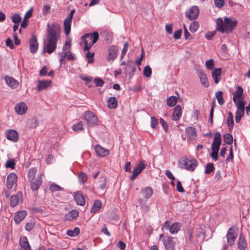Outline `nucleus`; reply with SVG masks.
<instances>
[{
    "mask_svg": "<svg viewBox=\"0 0 250 250\" xmlns=\"http://www.w3.org/2000/svg\"><path fill=\"white\" fill-rule=\"evenodd\" d=\"M60 28L58 25L47 24L46 39L44 42V52L50 54L55 51L57 42L60 38Z\"/></svg>",
    "mask_w": 250,
    "mask_h": 250,
    "instance_id": "obj_1",
    "label": "nucleus"
},
{
    "mask_svg": "<svg viewBox=\"0 0 250 250\" xmlns=\"http://www.w3.org/2000/svg\"><path fill=\"white\" fill-rule=\"evenodd\" d=\"M237 21L231 20L230 18H225L224 21L221 18L216 20V29L221 33L230 32L236 26Z\"/></svg>",
    "mask_w": 250,
    "mask_h": 250,
    "instance_id": "obj_2",
    "label": "nucleus"
},
{
    "mask_svg": "<svg viewBox=\"0 0 250 250\" xmlns=\"http://www.w3.org/2000/svg\"><path fill=\"white\" fill-rule=\"evenodd\" d=\"M99 38V33L97 32H94L92 34H85L82 36L81 39L84 43L83 50L85 51L88 50L97 42Z\"/></svg>",
    "mask_w": 250,
    "mask_h": 250,
    "instance_id": "obj_3",
    "label": "nucleus"
},
{
    "mask_svg": "<svg viewBox=\"0 0 250 250\" xmlns=\"http://www.w3.org/2000/svg\"><path fill=\"white\" fill-rule=\"evenodd\" d=\"M179 163L183 168L190 171H193L198 166V162L196 159H189L186 157H182Z\"/></svg>",
    "mask_w": 250,
    "mask_h": 250,
    "instance_id": "obj_4",
    "label": "nucleus"
},
{
    "mask_svg": "<svg viewBox=\"0 0 250 250\" xmlns=\"http://www.w3.org/2000/svg\"><path fill=\"white\" fill-rule=\"evenodd\" d=\"M234 103L235 106L236 107L235 120L236 123H239L245 114V101H238Z\"/></svg>",
    "mask_w": 250,
    "mask_h": 250,
    "instance_id": "obj_5",
    "label": "nucleus"
},
{
    "mask_svg": "<svg viewBox=\"0 0 250 250\" xmlns=\"http://www.w3.org/2000/svg\"><path fill=\"white\" fill-rule=\"evenodd\" d=\"M84 117L86 122L91 126L96 125L98 123V117L94 113L90 111L84 113Z\"/></svg>",
    "mask_w": 250,
    "mask_h": 250,
    "instance_id": "obj_6",
    "label": "nucleus"
},
{
    "mask_svg": "<svg viewBox=\"0 0 250 250\" xmlns=\"http://www.w3.org/2000/svg\"><path fill=\"white\" fill-rule=\"evenodd\" d=\"M23 200V194L21 192H18L16 195H13L10 197V205L12 208L22 203Z\"/></svg>",
    "mask_w": 250,
    "mask_h": 250,
    "instance_id": "obj_7",
    "label": "nucleus"
},
{
    "mask_svg": "<svg viewBox=\"0 0 250 250\" xmlns=\"http://www.w3.org/2000/svg\"><path fill=\"white\" fill-rule=\"evenodd\" d=\"M144 162V161H141L138 165L133 168L132 174L130 178V180L133 181L136 179L137 176L145 168L146 164Z\"/></svg>",
    "mask_w": 250,
    "mask_h": 250,
    "instance_id": "obj_8",
    "label": "nucleus"
},
{
    "mask_svg": "<svg viewBox=\"0 0 250 250\" xmlns=\"http://www.w3.org/2000/svg\"><path fill=\"white\" fill-rule=\"evenodd\" d=\"M162 241L166 250H175V242L172 237L166 236Z\"/></svg>",
    "mask_w": 250,
    "mask_h": 250,
    "instance_id": "obj_9",
    "label": "nucleus"
},
{
    "mask_svg": "<svg viewBox=\"0 0 250 250\" xmlns=\"http://www.w3.org/2000/svg\"><path fill=\"white\" fill-rule=\"evenodd\" d=\"M199 14V8L197 6H192L189 10L186 12V16L190 20L196 19Z\"/></svg>",
    "mask_w": 250,
    "mask_h": 250,
    "instance_id": "obj_10",
    "label": "nucleus"
},
{
    "mask_svg": "<svg viewBox=\"0 0 250 250\" xmlns=\"http://www.w3.org/2000/svg\"><path fill=\"white\" fill-rule=\"evenodd\" d=\"M226 237L228 245L230 246L233 245L237 237V234L234 227H230L228 229Z\"/></svg>",
    "mask_w": 250,
    "mask_h": 250,
    "instance_id": "obj_11",
    "label": "nucleus"
},
{
    "mask_svg": "<svg viewBox=\"0 0 250 250\" xmlns=\"http://www.w3.org/2000/svg\"><path fill=\"white\" fill-rule=\"evenodd\" d=\"M197 75L200 78L201 83L202 85L207 88L209 86L208 79L206 74L201 69L198 68L196 69Z\"/></svg>",
    "mask_w": 250,
    "mask_h": 250,
    "instance_id": "obj_12",
    "label": "nucleus"
},
{
    "mask_svg": "<svg viewBox=\"0 0 250 250\" xmlns=\"http://www.w3.org/2000/svg\"><path fill=\"white\" fill-rule=\"evenodd\" d=\"M221 144V134L219 132H216L214 134L213 141L211 145L212 150H219Z\"/></svg>",
    "mask_w": 250,
    "mask_h": 250,
    "instance_id": "obj_13",
    "label": "nucleus"
},
{
    "mask_svg": "<svg viewBox=\"0 0 250 250\" xmlns=\"http://www.w3.org/2000/svg\"><path fill=\"white\" fill-rule=\"evenodd\" d=\"M73 15L69 14L68 16L64 19L63 26L64 28V33L66 35L69 34L71 31V24Z\"/></svg>",
    "mask_w": 250,
    "mask_h": 250,
    "instance_id": "obj_14",
    "label": "nucleus"
},
{
    "mask_svg": "<svg viewBox=\"0 0 250 250\" xmlns=\"http://www.w3.org/2000/svg\"><path fill=\"white\" fill-rule=\"evenodd\" d=\"M17 176L13 172L10 173L7 177V185L8 188L17 187Z\"/></svg>",
    "mask_w": 250,
    "mask_h": 250,
    "instance_id": "obj_15",
    "label": "nucleus"
},
{
    "mask_svg": "<svg viewBox=\"0 0 250 250\" xmlns=\"http://www.w3.org/2000/svg\"><path fill=\"white\" fill-rule=\"evenodd\" d=\"M27 214V211L24 210L16 212L14 218L15 223L17 225L19 224L25 218Z\"/></svg>",
    "mask_w": 250,
    "mask_h": 250,
    "instance_id": "obj_16",
    "label": "nucleus"
},
{
    "mask_svg": "<svg viewBox=\"0 0 250 250\" xmlns=\"http://www.w3.org/2000/svg\"><path fill=\"white\" fill-rule=\"evenodd\" d=\"M30 51L32 54L36 53L38 49L39 44L35 36H33L30 40Z\"/></svg>",
    "mask_w": 250,
    "mask_h": 250,
    "instance_id": "obj_17",
    "label": "nucleus"
},
{
    "mask_svg": "<svg viewBox=\"0 0 250 250\" xmlns=\"http://www.w3.org/2000/svg\"><path fill=\"white\" fill-rule=\"evenodd\" d=\"M15 110L18 114L23 115L27 112V106L24 103L21 102L16 105Z\"/></svg>",
    "mask_w": 250,
    "mask_h": 250,
    "instance_id": "obj_18",
    "label": "nucleus"
},
{
    "mask_svg": "<svg viewBox=\"0 0 250 250\" xmlns=\"http://www.w3.org/2000/svg\"><path fill=\"white\" fill-rule=\"evenodd\" d=\"M6 137L9 140L16 142L19 139L18 132L13 129H8L6 132Z\"/></svg>",
    "mask_w": 250,
    "mask_h": 250,
    "instance_id": "obj_19",
    "label": "nucleus"
},
{
    "mask_svg": "<svg viewBox=\"0 0 250 250\" xmlns=\"http://www.w3.org/2000/svg\"><path fill=\"white\" fill-rule=\"evenodd\" d=\"M117 52L118 48L116 46H110L108 49V54L107 56V61H113L117 57Z\"/></svg>",
    "mask_w": 250,
    "mask_h": 250,
    "instance_id": "obj_20",
    "label": "nucleus"
},
{
    "mask_svg": "<svg viewBox=\"0 0 250 250\" xmlns=\"http://www.w3.org/2000/svg\"><path fill=\"white\" fill-rule=\"evenodd\" d=\"M186 132L188 140H193L196 138L197 132L194 127L188 126L186 129Z\"/></svg>",
    "mask_w": 250,
    "mask_h": 250,
    "instance_id": "obj_21",
    "label": "nucleus"
},
{
    "mask_svg": "<svg viewBox=\"0 0 250 250\" xmlns=\"http://www.w3.org/2000/svg\"><path fill=\"white\" fill-rule=\"evenodd\" d=\"M74 199L78 205L83 206L85 205V198L83 195L79 192L74 193Z\"/></svg>",
    "mask_w": 250,
    "mask_h": 250,
    "instance_id": "obj_22",
    "label": "nucleus"
},
{
    "mask_svg": "<svg viewBox=\"0 0 250 250\" xmlns=\"http://www.w3.org/2000/svg\"><path fill=\"white\" fill-rule=\"evenodd\" d=\"M96 154L100 157H105L109 154V150L101 147L99 145H97L95 147Z\"/></svg>",
    "mask_w": 250,
    "mask_h": 250,
    "instance_id": "obj_23",
    "label": "nucleus"
},
{
    "mask_svg": "<svg viewBox=\"0 0 250 250\" xmlns=\"http://www.w3.org/2000/svg\"><path fill=\"white\" fill-rule=\"evenodd\" d=\"M243 93V89L241 86L237 87L236 90L233 93V101L234 103L236 102L244 101L241 99Z\"/></svg>",
    "mask_w": 250,
    "mask_h": 250,
    "instance_id": "obj_24",
    "label": "nucleus"
},
{
    "mask_svg": "<svg viewBox=\"0 0 250 250\" xmlns=\"http://www.w3.org/2000/svg\"><path fill=\"white\" fill-rule=\"evenodd\" d=\"M238 247L240 250H246L247 247V243L244 235L241 233L237 241Z\"/></svg>",
    "mask_w": 250,
    "mask_h": 250,
    "instance_id": "obj_25",
    "label": "nucleus"
},
{
    "mask_svg": "<svg viewBox=\"0 0 250 250\" xmlns=\"http://www.w3.org/2000/svg\"><path fill=\"white\" fill-rule=\"evenodd\" d=\"M51 81L50 80H42L39 81L37 84V90L40 91L44 89L51 85Z\"/></svg>",
    "mask_w": 250,
    "mask_h": 250,
    "instance_id": "obj_26",
    "label": "nucleus"
},
{
    "mask_svg": "<svg viewBox=\"0 0 250 250\" xmlns=\"http://www.w3.org/2000/svg\"><path fill=\"white\" fill-rule=\"evenodd\" d=\"M4 80L6 84L12 88H15L17 87L19 85L18 81L12 77L6 76L4 78Z\"/></svg>",
    "mask_w": 250,
    "mask_h": 250,
    "instance_id": "obj_27",
    "label": "nucleus"
},
{
    "mask_svg": "<svg viewBox=\"0 0 250 250\" xmlns=\"http://www.w3.org/2000/svg\"><path fill=\"white\" fill-rule=\"evenodd\" d=\"M20 246L25 250H32L26 236H22L20 239Z\"/></svg>",
    "mask_w": 250,
    "mask_h": 250,
    "instance_id": "obj_28",
    "label": "nucleus"
},
{
    "mask_svg": "<svg viewBox=\"0 0 250 250\" xmlns=\"http://www.w3.org/2000/svg\"><path fill=\"white\" fill-rule=\"evenodd\" d=\"M182 108L180 105H178L175 106L174 109L173 113L172 116L173 120L177 121L181 117Z\"/></svg>",
    "mask_w": 250,
    "mask_h": 250,
    "instance_id": "obj_29",
    "label": "nucleus"
},
{
    "mask_svg": "<svg viewBox=\"0 0 250 250\" xmlns=\"http://www.w3.org/2000/svg\"><path fill=\"white\" fill-rule=\"evenodd\" d=\"M102 207V202L99 200H95L91 207L90 210L91 213L93 214L95 213L101 208Z\"/></svg>",
    "mask_w": 250,
    "mask_h": 250,
    "instance_id": "obj_30",
    "label": "nucleus"
},
{
    "mask_svg": "<svg viewBox=\"0 0 250 250\" xmlns=\"http://www.w3.org/2000/svg\"><path fill=\"white\" fill-rule=\"evenodd\" d=\"M42 174L37 177L36 179L34 178L30 181L32 188H39L42 183Z\"/></svg>",
    "mask_w": 250,
    "mask_h": 250,
    "instance_id": "obj_31",
    "label": "nucleus"
},
{
    "mask_svg": "<svg viewBox=\"0 0 250 250\" xmlns=\"http://www.w3.org/2000/svg\"><path fill=\"white\" fill-rule=\"evenodd\" d=\"M108 106L110 109H115L118 106V100L115 97H110L108 99Z\"/></svg>",
    "mask_w": 250,
    "mask_h": 250,
    "instance_id": "obj_32",
    "label": "nucleus"
},
{
    "mask_svg": "<svg viewBox=\"0 0 250 250\" xmlns=\"http://www.w3.org/2000/svg\"><path fill=\"white\" fill-rule=\"evenodd\" d=\"M221 74V68H216L212 72V76L214 80V83L217 84L220 81V76Z\"/></svg>",
    "mask_w": 250,
    "mask_h": 250,
    "instance_id": "obj_33",
    "label": "nucleus"
},
{
    "mask_svg": "<svg viewBox=\"0 0 250 250\" xmlns=\"http://www.w3.org/2000/svg\"><path fill=\"white\" fill-rule=\"evenodd\" d=\"M181 227L180 223H174L170 226L169 231L171 234H176L180 230Z\"/></svg>",
    "mask_w": 250,
    "mask_h": 250,
    "instance_id": "obj_34",
    "label": "nucleus"
},
{
    "mask_svg": "<svg viewBox=\"0 0 250 250\" xmlns=\"http://www.w3.org/2000/svg\"><path fill=\"white\" fill-rule=\"evenodd\" d=\"M79 215V211L77 210L73 209L69 211L66 215V219L68 220H73L76 219Z\"/></svg>",
    "mask_w": 250,
    "mask_h": 250,
    "instance_id": "obj_35",
    "label": "nucleus"
},
{
    "mask_svg": "<svg viewBox=\"0 0 250 250\" xmlns=\"http://www.w3.org/2000/svg\"><path fill=\"white\" fill-rule=\"evenodd\" d=\"M227 124L228 125L229 129H232L234 125V121L233 114L231 112H229L228 113Z\"/></svg>",
    "mask_w": 250,
    "mask_h": 250,
    "instance_id": "obj_36",
    "label": "nucleus"
},
{
    "mask_svg": "<svg viewBox=\"0 0 250 250\" xmlns=\"http://www.w3.org/2000/svg\"><path fill=\"white\" fill-rule=\"evenodd\" d=\"M141 193L146 199L149 198L153 194L152 188H143Z\"/></svg>",
    "mask_w": 250,
    "mask_h": 250,
    "instance_id": "obj_37",
    "label": "nucleus"
},
{
    "mask_svg": "<svg viewBox=\"0 0 250 250\" xmlns=\"http://www.w3.org/2000/svg\"><path fill=\"white\" fill-rule=\"evenodd\" d=\"M80 232V229L78 227H75L73 230H67L66 231V234L69 236L75 237L79 234Z\"/></svg>",
    "mask_w": 250,
    "mask_h": 250,
    "instance_id": "obj_38",
    "label": "nucleus"
},
{
    "mask_svg": "<svg viewBox=\"0 0 250 250\" xmlns=\"http://www.w3.org/2000/svg\"><path fill=\"white\" fill-rule=\"evenodd\" d=\"M223 93L221 91H217L215 93V96L217 100L218 103L221 105H223L225 103V101L223 97Z\"/></svg>",
    "mask_w": 250,
    "mask_h": 250,
    "instance_id": "obj_39",
    "label": "nucleus"
},
{
    "mask_svg": "<svg viewBox=\"0 0 250 250\" xmlns=\"http://www.w3.org/2000/svg\"><path fill=\"white\" fill-rule=\"evenodd\" d=\"M27 124L29 127L35 128L38 125L39 123L37 119L32 118L28 120Z\"/></svg>",
    "mask_w": 250,
    "mask_h": 250,
    "instance_id": "obj_40",
    "label": "nucleus"
},
{
    "mask_svg": "<svg viewBox=\"0 0 250 250\" xmlns=\"http://www.w3.org/2000/svg\"><path fill=\"white\" fill-rule=\"evenodd\" d=\"M177 102V98L175 96H171L167 100V104L168 106L172 107L176 105Z\"/></svg>",
    "mask_w": 250,
    "mask_h": 250,
    "instance_id": "obj_41",
    "label": "nucleus"
},
{
    "mask_svg": "<svg viewBox=\"0 0 250 250\" xmlns=\"http://www.w3.org/2000/svg\"><path fill=\"white\" fill-rule=\"evenodd\" d=\"M78 177L79 182L83 184L85 183L87 180V176L83 172H80L78 175Z\"/></svg>",
    "mask_w": 250,
    "mask_h": 250,
    "instance_id": "obj_42",
    "label": "nucleus"
},
{
    "mask_svg": "<svg viewBox=\"0 0 250 250\" xmlns=\"http://www.w3.org/2000/svg\"><path fill=\"white\" fill-rule=\"evenodd\" d=\"M199 23L197 21L192 22L189 26V30L191 32H195L199 28Z\"/></svg>",
    "mask_w": 250,
    "mask_h": 250,
    "instance_id": "obj_43",
    "label": "nucleus"
},
{
    "mask_svg": "<svg viewBox=\"0 0 250 250\" xmlns=\"http://www.w3.org/2000/svg\"><path fill=\"white\" fill-rule=\"evenodd\" d=\"M224 140L226 144L231 145L233 142V137L232 135L229 133L225 134L224 136Z\"/></svg>",
    "mask_w": 250,
    "mask_h": 250,
    "instance_id": "obj_44",
    "label": "nucleus"
},
{
    "mask_svg": "<svg viewBox=\"0 0 250 250\" xmlns=\"http://www.w3.org/2000/svg\"><path fill=\"white\" fill-rule=\"evenodd\" d=\"M37 171V170L36 168L32 167L30 168L29 171H28V178L29 180H31L32 179H33L35 178V175L36 174V172Z\"/></svg>",
    "mask_w": 250,
    "mask_h": 250,
    "instance_id": "obj_45",
    "label": "nucleus"
},
{
    "mask_svg": "<svg viewBox=\"0 0 250 250\" xmlns=\"http://www.w3.org/2000/svg\"><path fill=\"white\" fill-rule=\"evenodd\" d=\"M11 19L12 21L14 23H19L21 20V17L19 14H14L11 16Z\"/></svg>",
    "mask_w": 250,
    "mask_h": 250,
    "instance_id": "obj_46",
    "label": "nucleus"
},
{
    "mask_svg": "<svg viewBox=\"0 0 250 250\" xmlns=\"http://www.w3.org/2000/svg\"><path fill=\"white\" fill-rule=\"evenodd\" d=\"M72 129L75 131H78L83 130V125L82 122H80L77 124H74L72 126Z\"/></svg>",
    "mask_w": 250,
    "mask_h": 250,
    "instance_id": "obj_47",
    "label": "nucleus"
},
{
    "mask_svg": "<svg viewBox=\"0 0 250 250\" xmlns=\"http://www.w3.org/2000/svg\"><path fill=\"white\" fill-rule=\"evenodd\" d=\"M143 73L145 77L147 78L150 77L152 74L151 68L149 66H145L144 69Z\"/></svg>",
    "mask_w": 250,
    "mask_h": 250,
    "instance_id": "obj_48",
    "label": "nucleus"
},
{
    "mask_svg": "<svg viewBox=\"0 0 250 250\" xmlns=\"http://www.w3.org/2000/svg\"><path fill=\"white\" fill-rule=\"evenodd\" d=\"M214 169V167L212 163H208L206 166V169L205 173L206 174H209L212 172Z\"/></svg>",
    "mask_w": 250,
    "mask_h": 250,
    "instance_id": "obj_49",
    "label": "nucleus"
},
{
    "mask_svg": "<svg viewBox=\"0 0 250 250\" xmlns=\"http://www.w3.org/2000/svg\"><path fill=\"white\" fill-rule=\"evenodd\" d=\"M15 163L14 162V160L13 159L8 160L5 164V167H10L12 169L15 168Z\"/></svg>",
    "mask_w": 250,
    "mask_h": 250,
    "instance_id": "obj_50",
    "label": "nucleus"
},
{
    "mask_svg": "<svg viewBox=\"0 0 250 250\" xmlns=\"http://www.w3.org/2000/svg\"><path fill=\"white\" fill-rule=\"evenodd\" d=\"M196 236L198 238H201L202 240L205 238V232L202 229H199L196 230Z\"/></svg>",
    "mask_w": 250,
    "mask_h": 250,
    "instance_id": "obj_51",
    "label": "nucleus"
},
{
    "mask_svg": "<svg viewBox=\"0 0 250 250\" xmlns=\"http://www.w3.org/2000/svg\"><path fill=\"white\" fill-rule=\"evenodd\" d=\"M87 53L86 55V57L87 59H88V62L89 63H92L93 62H94V59H93V57H94V53L92 52V53H90L89 51V50H87Z\"/></svg>",
    "mask_w": 250,
    "mask_h": 250,
    "instance_id": "obj_52",
    "label": "nucleus"
},
{
    "mask_svg": "<svg viewBox=\"0 0 250 250\" xmlns=\"http://www.w3.org/2000/svg\"><path fill=\"white\" fill-rule=\"evenodd\" d=\"M215 5L218 7L221 8L225 4V0H214Z\"/></svg>",
    "mask_w": 250,
    "mask_h": 250,
    "instance_id": "obj_53",
    "label": "nucleus"
},
{
    "mask_svg": "<svg viewBox=\"0 0 250 250\" xmlns=\"http://www.w3.org/2000/svg\"><path fill=\"white\" fill-rule=\"evenodd\" d=\"M94 83L96 86H102L104 84V81L101 78H96L94 80Z\"/></svg>",
    "mask_w": 250,
    "mask_h": 250,
    "instance_id": "obj_54",
    "label": "nucleus"
},
{
    "mask_svg": "<svg viewBox=\"0 0 250 250\" xmlns=\"http://www.w3.org/2000/svg\"><path fill=\"white\" fill-rule=\"evenodd\" d=\"M158 124V120L154 117L151 118V126L153 128H155Z\"/></svg>",
    "mask_w": 250,
    "mask_h": 250,
    "instance_id": "obj_55",
    "label": "nucleus"
},
{
    "mask_svg": "<svg viewBox=\"0 0 250 250\" xmlns=\"http://www.w3.org/2000/svg\"><path fill=\"white\" fill-rule=\"evenodd\" d=\"M34 227V223L28 222V223H26V224L25 225V229L27 231H30L33 229Z\"/></svg>",
    "mask_w": 250,
    "mask_h": 250,
    "instance_id": "obj_56",
    "label": "nucleus"
},
{
    "mask_svg": "<svg viewBox=\"0 0 250 250\" xmlns=\"http://www.w3.org/2000/svg\"><path fill=\"white\" fill-rule=\"evenodd\" d=\"M213 66V61L210 59L206 62V66L208 69H212Z\"/></svg>",
    "mask_w": 250,
    "mask_h": 250,
    "instance_id": "obj_57",
    "label": "nucleus"
},
{
    "mask_svg": "<svg viewBox=\"0 0 250 250\" xmlns=\"http://www.w3.org/2000/svg\"><path fill=\"white\" fill-rule=\"evenodd\" d=\"M160 122L162 125L163 126L165 131H167L168 129V126L166 121L163 118H161L160 119Z\"/></svg>",
    "mask_w": 250,
    "mask_h": 250,
    "instance_id": "obj_58",
    "label": "nucleus"
},
{
    "mask_svg": "<svg viewBox=\"0 0 250 250\" xmlns=\"http://www.w3.org/2000/svg\"><path fill=\"white\" fill-rule=\"evenodd\" d=\"M212 151L211 153V157L213 160L216 161L218 160V153L219 150H212Z\"/></svg>",
    "mask_w": 250,
    "mask_h": 250,
    "instance_id": "obj_59",
    "label": "nucleus"
},
{
    "mask_svg": "<svg viewBox=\"0 0 250 250\" xmlns=\"http://www.w3.org/2000/svg\"><path fill=\"white\" fill-rule=\"evenodd\" d=\"M50 10V6L49 5H45L43 6L42 11L44 15H46L49 13Z\"/></svg>",
    "mask_w": 250,
    "mask_h": 250,
    "instance_id": "obj_60",
    "label": "nucleus"
},
{
    "mask_svg": "<svg viewBox=\"0 0 250 250\" xmlns=\"http://www.w3.org/2000/svg\"><path fill=\"white\" fill-rule=\"evenodd\" d=\"M128 43L127 42H125L124 45L123 49L122 51V57H123L126 53L128 49Z\"/></svg>",
    "mask_w": 250,
    "mask_h": 250,
    "instance_id": "obj_61",
    "label": "nucleus"
},
{
    "mask_svg": "<svg viewBox=\"0 0 250 250\" xmlns=\"http://www.w3.org/2000/svg\"><path fill=\"white\" fill-rule=\"evenodd\" d=\"M5 44L6 46H9L11 49L14 48V45L12 41L10 38L7 39Z\"/></svg>",
    "mask_w": 250,
    "mask_h": 250,
    "instance_id": "obj_62",
    "label": "nucleus"
},
{
    "mask_svg": "<svg viewBox=\"0 0 250 250\" xmlns=\"http://www.w3.org/2000/svg\"><path fill=\"white\" fill-rule=\"evenodd\" d=\"M33 9L31 8L30 10L27 11L25 15L24 18L28 19L31 18L32 16Z\"/></svg>",
    "mask_w": 250,
    "mask_h": 250,
    "instance_id": "obj_63",
    "label": "nucleus"
},
{
    "mask_svg": "<svg viewBox=\"0 0 250 250\" xmlns=\"http://www.w3.org/2000/svg\"><path fill=\"white\" fill-rule=\"evenodd\" d=\"M117 246L121 250H124L125 249L126 245L122 241H120L118 244Z\"/></svg>",
    "mask_w": 250,
    "mask_h": 250,
    "instance_id": "obj_64",
    "label": "nucleus"
}]
</instances>
